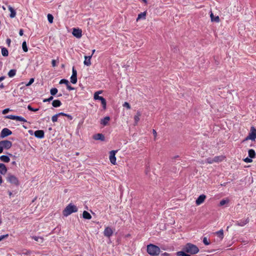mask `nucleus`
Listing matches in <instances>:
<instances>
[{
  "label": "nucleus",
  "mask_w": 256,
  "mask_h": 256,
  "mask_svg": "<svg viewBox=\"0 0 256 256\" xmlns=\"http://www.w3.org/2000/svg\"><path fill=\"white\" fill-rule=\"evenodd\" d=\"M183 250L187 253H190L191 254H194L198 253L199 252V248L194 244L190 243H188L184 247Z\"/></svg>",
  "instance_id": "nucleus-1"
},
{
  "label": "nucleus",
  "mask_w": 256,
  "mask_h": 256,
  "mask_svg": "<svg viewBox=\"0 0 256 256\" xmlns=\"http://www.w3.org/2000/svg\"><path fill=\"white\" fill-rule=\"evenodd\" d=\"M160 250L158 246L153 244H150L147 246V252L152 256H158L160 253Z\"/></svg>",
  "instance_id": "nucleus-2"
},
{
  "label": "nucleus",
  "mask_w": 256,
  "mask_h": 256,
  "mask_svg": "<svg viewBox=\"0 0 256 256\" xmlns=\"http://www.w3.org/2000/svg\"><path fill=\"white\" fill-rule=\"evenodd\" d=\"M78 212L77 207L72 204H68L66 208L62 211V214L64 216H68L73 212Z\"/></svg>",
  "instance_id": "nucleus-3"
},
{
  "label": "nucleus",
  "mask_w": 256,
  "mask_h": 256,
  "mask_svg": "<svg viewBox=\"0 0 256 256\" xmlns=\"http://www.w3.org/2000/svg\"><path fill=\"white\" fill-rule=\"evenodd\" d=\"M102 91H101V90L96 92L94 94V100H100V101L101 102L102 107H103L104 109L105 110L106 108V100L102 96H98V94H102Z\"/></svg>",
  "instance_id": "nucleus-4"
},
{
  "label": "nucleus",
  "mask_w": 256,
  "mask_h": 256,
  "mask_svg": "<svg viewBox=\"0 0 256 256\" xmlns=\"http://www.w3.org/2000/svg\"><path fill=\"white\" fill-rule=\"evenodd\" d=\"M6 180L8 182L16 186H18L20 184L18 178L10 174H8Z\"/></svg>",
  "instance_id": "nucleus-5"
},
{
  "label": "nucleus",
  "mask_w": 256,
  "mask_h": 256,
  "mask_svg": "<svg viewBox=\"0 0 256 256\" xmlns=\"http://www.w3.org/2000/svg\"><path fill=\"white\" fill-rule=\"evenodd\" d=\"M256 138V129L254 126L251 127L250 132L246 138L244 140H255Z\"/></svg>",
  "instance_id": "nucleus-6"
},
{
  "label": "nucleus",
  "mask_w": 256,
  "mask_h": 256,
  "mask_svg": "<svg viewBox=\"0 0 256 256\" xmlns=\"http://www.w3.org/2000/svg\"><path fill=\"white\" fill-rule=\"evenodd\" d=\"M6 118L10 119V120H16L17 121L26 122V120L22 116H16L10 114V115L6 116Z\"/></svg>",
  "instance_id": "nucleus-7"
},
{
  "label": "nucleus",
  "mask_w": 256,
  "mask_h": 256,
  "mask_svg": "<svg viewBox=\"0 0 256 256\" xmlns=\"http://www.w3.org/2000/svg\"><path fill=\"white\" fill-rule=\"evenodd\" d=\"M0 144L4 148L8 150L12 146V142L8 140H4L0 142Z\"/></svg>",
  "instance_id": "nucleus-8"
},
{
  "label": "nucleus",
  "mask_w": 256,
  "mask_h": 256,
  "mask_svg": "<svg viewBox=\"0 0 256 256\" xmlns=\"http://www.w3.org/2000/svg\"><path fill=\"white\" fill-rule=\"evenodd\" d=\"M70 82L75 84L77 82V72L74 67L72 69V75L70 77Z\"/></svg>",
  "instance_id": "nucleus-9"
},
{
  "label": "nucleus",
  "mask_w": 256,
  "mask_h": 256,
  "mask_svg": "<svg viewBox=\"0 0 256 256\" xmlns=\"http://www.w3.org/2000/svg\"><path fill=\"white\" fill-rule=\"evenodd\" d=\"M12 131L8 128H4L0 132V138H4L10 134H12Z\"/></svg>",
  "instance_id": "nucleus-10"
},
{
  "label": "nucleus",
  "mask_w": 256,
  "mask_h": 256,
  "mask_svg": "<svg viewBox=\"0 0 256 256\" xmlns=\"http://www.w3.org/2000/svg\"><path fill=\"white\" fill-rule=\"evenodd\" d=\"M117 152V150H112L110 152V162L115 164H116V154Z\"/></svg>",
  "instance_id": "nucleus-11"
},
{
  "label": "nucleus",
  "mask_w": 256,
  "mask_h": 256,
  "mask_svg": "<svg viewBox=\"0 0 256 256\" xmlns=\"http://www.w3.org/2000/svg\"><path fill=\"white\" fill-rule=\"evenodd\" d=\"M250 222L249 218H247L245 220H239L236 221V225L240 226H244L245 225H246L247 224H248Z\"/></svg>",
  "instance_id": "nucleus-12"
},
{
  "label": "nucleus",
  "mask_w": 256,
  "mask_h": 256,
  "mask_svg": "<svg viewBox=\"0 0 256 256\" xmlns=\"http://www.w3.org/2000/svg\"><path fill=\"white\" fill-rule=\"evenodd\" d=\"M72 34L78 38H80L82 36V30L78 28H73Z\"/></svg>",
  "instance_id": "nucleus-13"
},
{
  "label": "nucleus",
  "mask_w": 256,
  "mask_h": 256,
  "mask_svg": "<svg viewBox=\"0 0 256 256\" xmlns=\"http://www.w3.org/2000/svg\"><path fill=\"white\" fill-rule=\"evenodd\" d=\"M206 198V196L204 194L200 195L196 201V204L199 206L203 203Z\"/></svg>",
  "instance_id": "nucleus-14"
},
{
  "label": "nucleus",
  "mask_w": 256,
  "mask_h": 256,
  "mask_svg": "<svg viewBox=\"0 0 256 256\" xmlns=\"http://www.w3.org/2000/svg\"><path fill=\"white\" fill-rule=\"evenodd\" d=\"M113 234V231L112 230V229L110 228V227H106L104 230V236H106V237H110V236H112Z\"/></svg>",
  "instance_id": "nucleus-15"
},
{
  "label": "nucleus",
  "mask_w": 256,
  "mask_h": 256,
  "mask_svg": "<svg viewBox=\"0 0 256 256\" xmlns=\"http://www.w3.org/2000/svg\"><path fill=\"white\" fill-rule=\"evenodd\" d=\"M34 134L36 138H42L44 137V132L42 130H38L34 132Z\"/></svg>",
  "instance_id": "nucleus-16"
},
{
  "label": "nucleus",
  "mask_w": 256,
  "mask_h": 256,
  "mask_svg": "<svg viewBox=\"0 0 256 256\" xmlns=\"http://www.w3.org/2000/svg\"><path fill=\"white\" fill-rule=\"evenodd\" d=\"M93 138L95 140H104V136L102 134H97L93 136Z\"/></svg>",
  "instance_id": "nucleus-17"
},
{
  "label": "nucleus",
  "mask_w": 256,
  "mask_h": 256,
  "mask_svg": "<svg viewBox=\"0 0 256 256\" xmlns=\"http://www.w3.org/2000/svg\"><path fill=\"white\" fill-rule=\"evenodd\" d=\"M7 168L4 164L0 163V174H5L7 172Z\"/></svg>",
  "instance_id": "nucleus-18"
},
{
  "label": "nucleus",
  "mask_w": 256,
  "mask_h": 256,
  "mask_svg": "<svg viewBox=\"0 0 256 256\" xmlns=\"http://www.w3.org/2000/svg\"><path fill=\"white\" fill-rule=\"evenodd\" d=\"M110 116H106L100 120V124L103 125L104 126H106L108 124V122L110 121Z\"/></svg>",
  "instance_id": "nucleus-19"
},
{
  "label": "nucleus",
  "mask_w": 256,
  "mask_h": 256,
  "mask_svg": "<svg viewBox=\"0 0 256 256\" xmlns=\"http://www.w3.org/2000/svg\"><path fill=\"white\" fill-rule=\"evenodd\" d=\"M8 10L10 11V18H14L16 16V10L14 9L13 8H12L10 6H8Z\"/></svg>",
  "instance_id": "nucleus-20"
},
{
  "label": "nucleus",
  "mask_w": 256,
  "mask_h": 256,
  "mask_svg": "<svg viewBox=\"0 0 256 256\" xmlns=\"http://www.w3.org/2000/svg\"><path fill=\"white\" fill-rule=\"evenodd\" d=\"M92 57V55L87 56H84V64L87 66H89L91 64L90 60Z\"/></svg>",
  "instance_id": "nucleus-21"
},
{
  "label": "nucleus",
  "mask_w": 256,
  "mask_h": 256,
  "mask_svg": "<svg viewBox=\"0 0 256 256\" xmlns=\"http://www.w3.org/2000/svg\"><path fill=\"white\" fill-rule=\"evenodd\" d=\"M141 116V113L140 111H138L136 112V114L134 116V125H136L138 124V122L140 120V118Z\"/></svg>",
  "instance_id": "nucleus-22"
},
{
  "label": "nucleus",
  "mask_w": 256,
  "mask_h": 256,
  "mask_svg": "<svg viewBox=\"0 0 256 256\" xmlns=\"http://www.w3.org/2000/svg\"><path fill=\"white\" fill-rule=\"evenodd\" d=\"M32 238L34 240L38 242L40 244H42L44 242V238L40 236H32Z\"/></svg>",
  "instance_id": "nucleus-23"
},
{
  "label": "nucleus",
  "mask_w": 256,
  "mask_h": 256,
  "mask_svg": "<svg viewBox=\"0 0 256 256\" xmlns=\"http://www.w3.org/2000/svg\"><path fill=\"white\" fill-rule=\"evenodd\" d=\"M52 105L54 108H58L62 105V102L60 100H56L52 102Z\"/></svg>",
  "instance_id": "nucleus-24"
},
{
  "label": "nucleus",
  "mask_w": 256,
  "mask_h": 256,
  "mask_svg": "<svg viewBox=\"0 0 256 256\" xmlns=\"http://www.w3.org/2000/svg\"><path fill=\"white\" fill-rule=\"evenodd\" d=\"M224 156H216L213 158L214 162H222L224 160Z\"/></svg>",
  "instance_id": "nucleus-25"
},
{
  "label": "nucleus",
  "mask_w": 256,
  "mask_h": 256,
  "mask_svg": "<svg viewBox=\"0 0 256 256\" xmlns=\"http://www.w3.org/2000/svg\"><path fill=\"white\" fill-rule=\"evenodd\" d=\"M0 160L4 162H8L10 161V158L7 156L2 155L0 156Z\"/></svg>",
  "instance_id": "nucleus-26"
},
{
  "label": "nucleus",
  "mask_w": 256,
  "mask_h": 256,
  "mask_svg": "<svg viewBox=\"0 0 256 256\" xmlns=\"http://www.w3.org/2000/svg\"><path fill=\"white\" fill-rule=\"evenodd\" d=\"M82 217L84 219L90 220L92 218V216L89 212L84 210L82 214Z\"/></svg>",
  "instance_id": "nucleus-27"
},
{
  "label": "nucleus",
  "mask_w": 256,
  "mask_h": 256,
  "mask_svg": "<svg viewBox=\"0 0 256 256\" xmlns=\"http://www.w3.org/2000/svg\"><path fill=\"white\" fill-rule=\"evenodd\" d=\"M146 12H141L138 14V18H136V21L140 19H145L146 16Z\"/></svg>",
  "instance_id": "nucleus-28"
},
{
  "label": "nucleus",
  "mask_w": 256,
  "mask_h": 256,
  "mask_svg": "<svg viewBox=\"0 0 256 256\" xmlns=\"http://www.w3.org/2000/svg\"><path fill=\"white\" fill-rule=\"evenodd\" d=\"M210 16L212 22H220V18L218 16H214L212 12H211Z\"/></svg>",
  "instance_id": "nucleus-29"
},
{
  "label": "nucleus",
  "mask_w": 256,
  "mask_h": 256,
  "mask_svg": "<svg viewBox=\"0 0 256 256\" xmlns=\"http://www.w3.org/2000/svg\"><path fill=\"white\" fill-rule=\"evenodd\" d=\"M248 156L251 158H255V156H256V152H255L254 150L252 149L249 150L248 152Z\"/></svg>",
  "instance_id": "nucleus-30"
},
{
  "label": "nucleus",
  "mask_w": 256,
  "mask_h": 256,
  "mask_svg": "<svg viewBox=\"0 0 256 256\" xmlns=\"http://www.w3.org/2000/svg\"><path fill=\"white\" fill-rule=\"evenodd\" d=\"M215 234L222 240L224 238V230H220L215 232Z\"/></svg>",
  "instance_id": "nucleus-31"
},
{
  "label": "nucleus",
  "mask_w": 256,
  "mask_h": 256,
  "mask_svg": "<svg viewBox=\"0 0 256 256\" xmlns=\"http://www.w3.org/2000/svg\"><path fill=\"white\" fill-rule=\"evenodd\" d=\"M16 70L12 69L10 70L8 72V76L10 78H12L16 74Z\"/></svg>",
  "instance_id": "nucleus-32"
},
{
  "label": "nucleus",
  "mask_w": 256,
  "mask_h": 256,
  "mask_svg": "<svg viewBox=\"0 0 256 256\" xmlns=\"http://www.w3.org/2000/svg\"><path fill=\"white\" fill-rule=\"evenodd\" d=\"M176 255L178 256H190V254H186V252L184 251H180L176 252Z\"/></svg>",
  "instance_id": "nucleus-33"
},
{
  "label": "nucleus",
  "mask_w": 256,
  "mask_h": 256,
  "mask_svg": "<svg viewBox=\"0 0 256 256\" xmlns=\"http://www.w3.org/2000/svg\"><path fill=\"white\" fill-rule=\"evenodd\" d=\"M2 54L4 56H7L8 54V50L5 48H2Z\"/></svg>",
  "instance_id": "nucleus-34"
},
{
  "label": "nucleus",
  "mask_w": 256,
  "mask_h": 256,
  "mask_svg": "<svg viewBox=\"0 0 256 256\" xmlns=\"http://www.w3.org/2000/svg\"><path fill=\"white\" fill-rule=\"evenodd\" d=\"M22 50H23L24 52H27L28 51V47H27V46H26V42H24L22 44Z\"/></svg>",
  "instance_id": "nucleus-35"
},
{
  "label": "nucleus",
  "mask_w": 256,
  "mask_h": 256,
  "mask_svg": "<svg viewBox=\"0 0 256 256\" xmlns=\"http://www.w3.org/2000/svg\"><path fill=\"white\" fill-rule=\"evenodd\" d=\"M58 92V89L56 88H52L50 90V93L52 96H54Z\"/></svg>",
  "instance_id": "nucleus-36"
},
{
  "label": "nucleus",
  "mask_w": 256,
  "mask_h": 256,
  "mask_svg": "<svg viewBox=\"0 0 256 256\" xmlns=\"http://www.w3.org/2000/svg\"><path fill=\"white\" fill-rule=\"evenodd\" d=\"M204 162L206 163L209 164H212L214 163V159L211 158H206Z\"/></svg>",
  "instance_id": "nucleus-37"
},
{
  "label": "nucleus",
  "mask_w": 256,
  "mask_h": 256,
  "mask_svg": "<svg viewBox=\"0 0 256 256\" xmlns=\"http://www.w3.org/2000/svg\"><path fill=\"white\" fill-rule=\"evenodd\" d=\"M54 17L51 14H48V20L50 23L52 24L53 22Z\"/></svg>",
  "instance_id": "nucleus-38"
},
{
  "label": "nucleus",
  "mask_w": 256,
  "mask_h": 256,
  "mask_svg": "<svg viewBox=\"0 0 256 256\" xmlns=\"http://www.w3.org/2000/svg\"><path fill=\"white\" fill-rule=\"evenodd\" d=\"M69 82L68 81V80H66V79H62L59 84H65L66 85H68V83Z\"/></svg>",
  "instance_id": "nucleus-39"
},
{
  "label": "nucleus",
  "mask_w": 256,
  "mask_h": 256,
  "mask_svg": "<svg viewBox=\"0 0 256 256\" xmlns=\"http://www.w3.org/2000/svg\"><path fill=\"white\" fill-rule=\"evenodd\" d=\"M203 242L206 246L209 245L210 244V240H208V238L206 237H204L203 238Z\"/></svg>",
  "instance_id": "nucleus-40"
},
{
  "label": "nucleus",
  "mask_w": 256,
  "mask_h": 256,
  "mask_svg": "<svg viewBox=\"0 0 256 256\" xmlns=\"http://www.w3.org/2000/svg\"><path fill=\"white\" fill-rule=\"evenodd\" d=\"M228 202V200H220V206H224V204H227Z\"/></svg>",
  "instance_id": "nucleus-41"
},
{
  "label": "nucleus",
  "mask_w": 256,
  "mask_h": 256,
  "mask_svg": "<svg viewBox=\"0 0 256 256\" xmlns=\"http://www.w3.org/2000/svg\"><path fill=\"white\" fill-rule=\"evenodd\" d=\"M58 116V114H56L53 116L52 118V122H57Z\"/></svg>",
  "instance_id": "nucleus-42"
},
{
  "label": "nucleus",
  "mask_w": 256,
  "mask_h": 256,
  "mask_svg": "<svg viewBox=\"0 0 256 256\" xmlns=\"http://www.w3.org/2000/svg\"><path fill=\"white\" fill-rule=\"evenodd\" d=\"M28 108L29 110L32 111V112H37L38 109V108H32L30 105H28Z\"/></svg>",
  "instance_id": "nucleus-43"
},
{
  "label": "nucleus",
  "mask_w": 256,
  "mask_h": 256,
  "mask_svg": "<svg viewBox=\"0 0 256 256\" xmlns=\"http://www.w3.org/2000/svg\"><path fill=\"white\" fill-rule=\"evenodd\" d=\"M244 162L247 163L252 162V160L251 158H246L244 160Z\"/></svg>",
  "instance_id": "nucleus-44"
},
{
  "label": "nucleus",
  "mask_w": 256,
  "mask_h": 256,
  "mask_svg": "<svg viewBox=\"0 0 256 256\" xmlns=\"http://www.w3.org/2000/svg\"><path fill=\"white\" fill-rule=\"evenodd\" d=\"M53 100V96H50L49 98H46V99H44L43 100V102H49L51 100Z\"/></svg>",
  "instance_id": "nucleus-45"
},
{
  "label": "nucleus",
  "mask_w": 256,
  "mask_h": 256,
  "mask_svg": "<svg viewBox=\"0 0 256 256\" xmlns=\"http://www.w3.org/2000/svg\"><path fill=\"white\" fill-rule=\"evenodd\" d=\"M123 106L124 107L128 109H130V104L128 102H124V104H123Z\"/></svg>",
  "instance_id": "nucleus-46"
},
{
  "label": "nucleus",
  "mask_w": 256,
  "mask_h": 256,
  "mask_svg": "<svg viewBox=\"0 0 256 256\" xmlns=\"http://www.w3.org/2000/svg\"><path fill=\"white\" fill-rule=\"evenodd\" d=\"M34 82V78H32L30 79L29 82L26 84V86H30V85H31Z\"/></svg>",
  "instance_id": "nucleus-47"
},
{
  "label": "nucleus",
  "mask_w": 256,
  "mask_h": 256,
  "mask_svg": "<svg viewBox=\"0 0 256 256\" xmlns=\"http://www.w3.org/2000/svg\"><path fill=\"white\" fill-rule=\"evenodd\" d=\"M8 234H4V235H2V236H0V241L2 240L4 238H8Z\"/></svg>",
  "instance_id": "nucleus-48"
},
{
  "label": "nucleus",
  "mask_w": 256,
  "mask_h": 256,
  "mask_svg": "<svg viewBox=\"0 0 256 256\" xmlns=\"http://www.w3.org/2000/svg\"><path fill=\"white\" fill-rule=\"evenodd\" d=\"M66 86L68 90H74V88L73 87H72L70 85L69 82L68 83V85H66Z\"/></svg>",
  "instance_id": "nucleus-49"
},
{
  "label": "nucleus",
  "mask_w": 256,
  "mask_h": 256,
  "mask_svg": "<svg viewBox=\"0 0 256 256\" xmlns=\"http://www.w3.org/2000/svg\"><path fill=\"white\" fill-rule=\"evenodd\" d=\"M10 110L9 108H6L2 110V114H7Z\"/></svg>",
  "instance_id": "nucleus-50"
},
{
  "label": "nucleus",
  "mask_w": 256,
  "mask_h": 256,
  "mask_svg": "<svg viewBox=\"0 0 256 256\" xmlns=\"http://www.w3.org/2000/svg\"><path fill=\"white\" fill-rule=\"evenodd\" d=\"M65 116L67 117L70 120H72V116L68 114H66Z\"/></svg>",
  "instance_id": "nucleus-51"
},
{
  "label": "nucleus",
  "mask_w": 256,
  "mask_h": 256,
  "mask_svg": "<svg viewBox=\"0 0 256 256\" xmlns=\"http://www.w3.org/2000/svg\"><path fill=\"white\" fill-rule=\"evenodd\" d=\"M6 42L8 44V46H10V42H11L10 39V38H7L6 40Z\"/></svg>",
  "instance_id": "nucleus-52"
},
{
  "label": "nucleus",
  "mask_w": 256,
  "mask_h": 256,
  "mask_svg": "<svg viewBox=\"0 0 256 256\" xmlns=\"http://www.w3.org/2000/svg\"><path fill=\"white\" fill-rule=\"evenodd\" d=\"M52 66L53 67L56 66V60H52Z\"/></svg>",
  "instance_id": "nucleus-53"
},
{
  "label": "nucleus",
  "mask_w": 256,
  "mask_h": 256,
  "mask_svg": "<svg viewBox=\"0 0 256 256\" xmlns=\"http://www.w3.org/2000/svg\"><path fill=\"white\" fill-rule=\"evenodd\" d=\"M152 133H153V134L154 135V138H156V135H157V133H156V130H155L153 129L152 130Z\"/></svg>",
  "instance_id": "nucleus-54"
},
{
  "label": "nucleus",
  "mask_w": 256,
  "mask_h": 256,
  "mask_svg": "<svg viewBox=\"0 0 256 256\" xmlns=\"http://www.w3.org/2000/svg\"><path fill=\"white\" fill-rule=\"evenodd\" d=\"M19 34L20 36H23L24 34V31L22 29H20L19 31Z\"/></svg>",
  "instance_id": "nucleus-55"
},
{
  "label": "nucleus",
  "mask_w": 256,
  "mask_h": 256,
  "mask_svg": "<svg viewBox=\"0 0 256 256\" xmlns=\"http://www.w3.org/2000/svg\"><path fill=\"white\" fill-rule=\"evenodd\" d=\"M57 114H58V116H65V115H66V114H65V113H64V112H60V113Z\"/></svg>",
  "instance_id": "nucleus-56"
},
{
  "label": "nucleus",
  "mask_w": 256,
  "mask_h": 256,
  "mask_svg": "<svg viewBox=\"0 0 256 256\" xmlns=\"http://www.w3.org/2000/svg\"><path fill=\"white\" fill-rule=\"evenodd\" d=\"M4 148L2 145L0 144V154L2 153L3 152Z\"/></svg>",
  "instance_id": "nucleus-57"
},
{
  "label": "nucleus",
  "mask_w": 256,
  "mask_h": 256,
  "mask_svg": "<svg viewBox=\"0 0 256 256\" xmlns=\"http://www.w3.org/2000/svg\"><path fill=\"white\" fill-rule=\"evenodd\" d=\"M4 78H5L4 76H2L0 77V82L1 81L3 80Z\"/></svg>",
  "instance_id": "nucleus-58"
},
{
  "label": "nucleus",
  "mask_w": 256,
  "mask_h": 256,
  "mask_svg": "<svg viewBox=\"0 0 256 256\" xmlns=\"http://www.w3.org/2000/svg\"><path fill=\"white\" fill-rule=\"evenodd\" d=\"M2 176H0V185L2 183Z\"/></svg>",
  "instance_id": "nucleus-59"
},
{
  "label": "nucleus",
  "mask_w": 256,
  "mask_h": 256,
  "mask_svg": "<svg viewBox=\"0 0 256 256\" xmlns=\"http://www.w3.org/2000/svg\"><path fill=\"white\" fill-rule=\"evenodd\" d=\"M4 88V85L3 84H0V88Z\"/></svg>",
  "instance_id": "nucleus-60"
},
{
  "label": "nucleus",
  "mask_w": 256,
  "mask_h": 256,
  "mask_svg": "<svg viewBox=\"0 0 256 256\" xmlns=\"http://www.w3.org/2000/svg\"><path fill=\"white\" fill-rule=\"evenodd\" d=\"M162 255H163L164 256H168L169 254H168V253H166V252H164V254H162Z\"/></svg>",
  "instance_id": "nucleus-61"
},
{
  "label": "nucleus",
  "mask_w": 256,
  "mask_h": 256,
  "mask_svg": "<svg viewBox=\"0 0 256 256\" xmlns=\"http://www.w3.org/2000/svg\"><path fill=\"white\" fill-rule=\"evenodd\" d=\"M8 195L10 196H12V192L10 191H8Z\"/></svg>",
  "instance_id": "nucleus-62"
},
{
  "label": "nucleus",
  "mask_w": 256,
  "mask_h": 256,
  "mask_svg": "<svg viewBox=\"0 0 256 256\" xmlns=\"http://www.w3.org/2000/svg\"><path fill=\"white\" fill-rule=\"evenodd\" d=\"M12 164H14V165L16 164V162H14V161L12 162Z\"/></svg>",
  "instance_id": "nucleus-63"
},
{
  "label": "nucleus",
  "mask_w": 256,
  "mask_h": 256,
  "mask_svg": "<svg viewBox=\"0 0 256 256\" xmlns=\"http://www.w3.org/2000/svg\"><path fill=\"white\" fill-rule=\"evenodd\" d=\"M94 52H95V50H93L92 51V55L94 54Z\"/></svg>",
  "instance_id": "nucleus-64"
}]
</instances>
